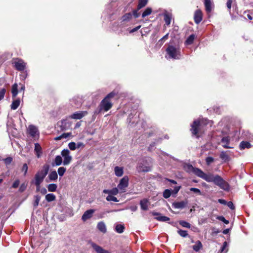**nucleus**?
Segmentation results:
<instances>
[{
	"instance_id": "obj_1",
	"label": "nucleus",
	"mask_w": 253,
	"mask_h": 253,
	"mask_svg": "<svg viewBox=\"0 0 253 253\" xmlns=\"http://www.w3.org/2000/svg\"><path fill=\"white\" fill-rule=\"evenodd\" d=\"M189 170L192 171L196 176L202 178L208 182H213L218 186L221 189L228 191L230 190L229 184L218 174H213L212 173H205L201 169L194 168L192 165H188Z\"/></svg>"
},
{
	"instance_id": "obj_2",
	"label": "nucleus",
	"mask_w": 253,
	"mask_h": 253,
	"mask_svg": "<svg viewBox=\"0 0 253 253\" xmlns=\"http://www.w3.org/2000/svg\"><path fill=\"white\" fill-rule=\"evenodd\" d=\"M116 93L112 91L109 93L100 102L99 104V111H96L95 113L97 114L102 111L107 112L112 107V103L111 102V98H112L115 95Z\"/></svg>"
},
{
	"instance_id": "obj_3",
	"label": "nucleus",
	"mask_w": 253,
	"mask_h": 253,
	"mask_svg": "<svg viewBox=\"0 0 253 253\" xmlns=\"http://www.w3.org/2000/svg\"><path fill=\"white\" fill-rule=\"evenodd\" d=\"M209 123V121L207 119H202L200 121H194L193 124L191 125V128L190 129L193 135H194L197 138H198V133L201 131L204 126L208 124Z\"/></svg>"
},
{
	"instance_id": "obj_4",
	"label": "nucleus",
	"mask_w": 253,
	"mask_h": 253,
	"mask_svg": "<svg viewBox=\"0 0 253 253\" xmlns=\"http://www.w3.org/2000/svg\"><path fill=\"white\" fill-rule=\"evenodd\" d=\"M168 58L179 59L181 57L180 49L172 45H169L166 49Z\"/></svg>"
},
{
	"instance_id": "obj_5",
	"label": "nucleus",
	"mask_w": 253,
	"mask_h": 253,
	"mask_svg": "<svg viewBox=\"0 0 253 253\" xmlns=\"http://www.w3.org/2000/svg\"><path fill=\"white\" fill-rule=\"evenodd\" d=\"M48 171V167L47 166H44L43 167V169L40 171H39L35 176V184L36 185H40L41 183L43 181L45 176L47 175Z\"/></svg>"
},
{
	"instance_id": "obj_6",
	"label": "nucleus",
	"mask_w": 253,
	"mask_h": 253,
	"mask_svg": "<svg viewBox=\"0 0 253 253\" xmlns=\"http://www.w3.org/2000/svg\"><path fill=\"white\" fill-rule=\"evenodd\" d=\"M128 178L127 176H125L120 181L118 185V188L121 193H124L126 192V188L128 186Z\"/></svg>"
},
{
	"instance_id": "obj_7",
	"label": "nucleus",
	"mask_w": 253,
	"mask_h": 253,
	"mask_svg": "<svg viewBox=\"0 0 253 253\" xmlns=\"http://www.w3.org/2000/svg\"><path fill=\"white\" fill-rule=\"evenodd\" d=\"M12 64L14 65L15 68L20 71L24 70L26 65L23 60L19 58L13 59Z\"/></svg>"
},
{
	"instance_id": "obj_8",
	"label": "nucleus",
	"mask_w": 253,
	"mask_h": 253,
	"mask_svg": "<svg viewBox=\"0 0 253 253\" xmlns=\"http://www.w3.org/2000/svg\"><path fill=\"white\" fill-rule=\"evenodd\" d=\"M61 155L64 158L63 165H68L71 162L72 158L70 155V151L68 149H64L61 152Z\"/></svg>"
},
{
	"instance_id": "obj_9",
	"label": "nucleus",
	"mask_w": 253,
	"mask_h": 253,
	"mask_svg": "<svg viewBox=\"0 0 253 253\" xmlns=\"http://www.w3.org/2000/svg\"><path fill=\"white\" fill-rule=\"evenodd\" d=\"M87 114V112L86 111H78L72 114L71 116H70L69 118L71 119L79 120L82 119Z\"/></svg>"
},
{
	"instance_id": "obj_10",
	"label": "nucleus",
	"mask_w": 253,
	"mask_h": 253,
	"mask_svg": "<svg viewBox=\"0 0 253 253\" xmlns=\"http://www.w3.org/2000/svg\"><path fill=\"white\" fill-rule=\"evenodd\" d=\"M95 210L93 209H90L86 211L82 216V220L83 221H85L90 219L92 216Z\"/></svg>"
},
{
	"instance_id": "obj_11",
	"label": "nucleus",
	"mask_w": 253,
	"mask_h": 253,
	"mask_svg": "<svg viewBox=\"0 0 253 253\" xmlns=\"http://www.w3.org/2000/svg\"><path fill=\"white\" fill-rule=\"evenodd\" d=\"M151 213L153 215L156 216L155 219L158 221H162V222H167V221L169 220V217L166 216L162 215V214H161L160 213L154 212V211H153Z\"/></svg>"
},
{
	"instance_id": "obj_12",
	"label": "nucleus",
	"mask_w": 253,
	"mask_h": 253,
	"mask_svg": "<svg viewBox=\"0 0 253 253\" xmlns=\"http://www.w3.org/2000/svg\"><path fill=\"white\" fill-rule=\"evenodd\" d=\"M188 203L187 201L175 202L172 204V207L174 209H182L184 208Z\"/></svg>"
},
{
	"instance_id": "obj_13",
	"label": "nucleus",
	"mask_w": 253,
	"mask_h": 253,
	"mask_svg": "<svg viewBox=\"0 0 253 253\" xmlns=\"http://www.w3.org/2000/svg\"><path fill=\"white\" fill-rule=\"evenodd\" d=\"M137 169L138 172H148L151 169L150 166L143 165L142 163H139L137 167Z\"/></svg>"
},
{
	"instance_id": "obj_14",
	"label": "nucleus",
	"mask_w": 253,
	"mask_h": 253,
	"mask_svg": "<svg viewBox=\"0 0 253 253\" xmlns=\"http://www.w3.org/2000/svg\"><path fill=\"white\" fill-rule=\"evenodd\" d=\"M91 246L97 253H110L108 251L103 249L101 247L95 243H91Z\"/></svg>"
},
{
	"instance_id": "obj_15",
	"label": "nucleus",
	"mask_w": 253,
	"mask_h": 253,
	"mask_svg": "<svg viewBox=\"0 0 253 253\" xmlns=\"http://www.w3.org/2000/svg\"><path fill=\"white\" fill-rule=\"evenodd\" d=\"M202 20V13L200 10H197L194 14V21L196 24L200 23Z\"/></svg>"
},
{
	"instance_id": "obj_16",
	"label": "nucleus",
	"mask_w": 253,
	"mask_h": 253,
	"mask_svg": "<svg viewBox=\"0 0 253 253\" xmlns=\"http://www.w3.org/2000/svg\"><path fill=\"white\" fill-rule=\"evenodd\" d=\"M140 205L142 210L147 211L148 209L149 205H150V202L148 200L144 199L140 201Z\"/></svg>"
},
{
	"instance_id": "obj_17",
	"label": "nucleus",
	"mask_w": 253,
	"mask_h": 253,
	"mask_svg": "<svg viewBox=\"0 0 253 253\" xmlns=\"http://www.w3.org/2000/svg\"><path fill=\"white\" fill-rule=\"evenodd\" d=\"M70 103L72 106L77 108L80 106L82 104L81 99L79 97H74L72 98V99L70 100Z\"/></svg>"
},
{
	"instance_id": "obj_18",
	"label": "nucleus",
	"mask_w": 253,
	"mask_h": 253,
	"mask_svg": "<svg viewBox=\"0 0 253 253\" xmlns=\"http://www.w3.org/2000/svg\"><path fill=\"white\" fill-rule=\"evenodd\" d=\"M221 142L222 143V146L224 148H232L233 147L229 146L230 142V138L229 136L224 137L221 139Z\"/></svg>"
},
{
	"instance_id": "obj_19",
	"label": "nucleus",
	"mask_w": 253,
	"mask_h": 253,
	"mask_svg": "<svg viewBox=\"0 0 253 253\" xmlns=\"http://www.w3.org/2000/svg\"><path fill=\"white\" fill-rule=\"evenodd\" d=\"M61 127L62 130H65L71 126V123L68 120H63L61 122Z\"/></svg>"
},
{
	"instance_id": "obj_20",
	"label": "nucleus",
	"mask_w": 253,
	"mask_h": 253,
	"mask_svg": "<svg viewBox=\"0 0 253 253\" xmlns=\"http://www.w3.org/2000/svg\"><path fill=\"white\" fill-rule=\"evenodd\" d=\"M34 151L37 157L40 158L42 154V151L41 146L38 143L35 144Z\"/></svg>"
},
{
	"instance_id": "obj_21",
	"label": "nucleus",
	"mask_w": 253,
	"mask_h": 253,
	"mask_svg": "<svg viewBox=\"0 0 253 253\" xmlns=\"http://www.w3.org/2000/svg\"><path fill=\"white\" fill-rule=\"evenodd\" d=\"M28 131L31 136L34 137L38 132V128L33 125H30L28 127Z\"/></svg>"
},
{
	"instance_id": "obj_22",
	"label": "nucleus",
	"mask_w": 253,
	"mask_h": 253,
	"mask_svg": "<svg viewBox=\"0 0 253 253\" xmlns=\"http://www.w3.org/2000/svg\"><path fill=\"white\" fill-rule=\"evenodd\" d=\"M62 163L63 164V161L62 157L60 155H58L55 157L54 161L52 163V166H60Z\"/></svg>"
},
{
	"instance_id": "obj_23",
	"label": "nucleus",
	"mask_w": 253,
	"mask_h": 253,
	"mask_svg": "<svg viewBox=\"0 0 253 253\" xmlns=\"http://www.w3.org/2000/svg\"><path fill=\"white\" fill-rule=\"evenodd\" d=\"M97 229L101 232L105 233L107 231L105 223L103 221L98 223L97 225Z\"/></svg>"
},
{
	"instance_id": "obj_24",
	"label": "nucleus",
	"mask_w": 253,
	"mask_h": 253,
	"mask_svg": "<svg viewBox=\"0 0 253 253\" xmlns=\"http://www.w3.org/2000/svg\"><path fill=\"white\" fill-rule=\"evenodd\" d=\"M114 171L115 175L118 177L122 176L124 173L123 168L118 166L115 167Z\"/></svg>"
},
{
	"instance_id": "obj_25",
	"label": "nucleus",
	"mask_w": 253,
	"mask_h": 253,
	"mask_svg": "<svg viewBox=\"0 0 253 253\" xmlns=\"http://www.w3.org/2000/svg\"><path fill=\"white\" fill-rule=\"evenodd\" d=\"M71 136H72L71 132L63 133L60 136L55 137L54 140L56 141H58V140H61L62 138H67Z\"/></svg>"
},
{
	"instance_id": "obj_26",
	"label": "nucleus",
	"mask_w": 253,
	"mask_h": 253,
	"mask_svg": "<svg viewBox=\"0 0 253 253\" xmlns=\"http://www.w3.org/2000/svg\"><path fill=\"white\" fill-rule=\"evenodd\" d=\"M164 21L165 22L167 26L169 25L171 22V16L169 13H165L164 15Z\"/></svg>"
},
{
	"instance_id": "obj_27",
	"label": "nucleus",
	"mask_w": 253,
	"mask_h": 253,
	"mask_svg": "<svg viewBox=\"0 0 253 253\" xmlns=\"http://www.w3.org/2000/svg\"><path fill=\"white\" fill-rule=\"evenodd\" d=\"M204 4L206 11L208 12H210L211 10V0H204Z\"/></svg>"
},
{
	"instance_id": "obj_28",
	"label": "nucleus",
	"mask_w": 253,
	"mask_h": 253,
	"mask_svg": "<svg viewBox=\"0 0 253 253\" xmlns=\"http://www.w3.org/2000/svg\"><path fill=\"white\" fill-rule=\"evenodd\" d=\"M251 147V144L247 141H242L240 144V148L241 150L245 148H250Z\"/></svg>"
},
{
	"instance_id": "obj_29",
	"label": "nucleus",
	"mask_w": 253,
	"mask_h": 253,
	"mask_svg": "<svg viewBox=\"0 0 253 253\" xmlns=\"http://www.w3.org/2000/svg\"><path fill=\"white\" fill-rule=\"evenodd\" d=\"M48 178L50 180H56L58 178V175L56 171H51L48 175Z\"/></svg>"
},
{
	"instance_id": "obj_30",
	"label": "nucleus",
	"mask_w": 253,
	"mask_h": 253,
	"mask_svg": "<svg viewBox=\"0 0 253 253\" xmlns=\"http://www.w3.org/2000/svg\"><path fill=\"white\" fill-rule=\"evenodd\" d=\"M20 101L19 99L13 101L11 105V109L16 110L20 105Z\"/></svg>"
},
{
	"instance_id": "obj_31",
	"label": "nucleus",
	"mask_w": 253,
	"mask_h": 253,
	"mask_svg": "<svg viewBox=\"0 0 253 253\" xmlns=\"http://www.w3.org/2000/svg\"><path fill=\"white\" fill-rule=\"evenodd\" d=\"M56 199V196L53 194H48L45 196V200L48 202H51L54 201Z\"/></svg>"
},
{
	"instance_id": "obj_32",
	"label": "nucleus",
	"mask_w": 253,
	"mask_h": 253,
	"mask_svg": "<svg viewBox=\"0 0 253 253\" xmlns=\"http://www.w3.org/2000/svg\"><path fill=\"white\" fill-rule=\"evenodd\" d=\"M17 87L18 86L16 84H14L12 86L11 92L13 97H15L18 94Z\"/></svg>"
},
{
	"instance_id": "obj_33",
	"label": "nucleus",
	"mask_w": 253,
	"mask_h": 253,
	"mask_svg": "<svg viewBox=\"0 0 253 253\" xmlns=\"http://www.w3.org/2000/svg\"><path fill=\"white\" fill-rule=\"evenodd\" d=\"M202 247V244L200 241H198L196 244L193 246V249L196 252H198Z\"/></svg>"
},
{
	"instance_id": "obj_34",
	"label": "nucleus",
	"mask_w": 253,
	"mask_h": 253,
	"mask_svg": "<svg viewBox=\"0 0 253 253\" xmlns=\"http://www.w3.org/2000/svg\"><path fill=\"white\" fill-rule=\"evenodd\" d=\"M125 227L122 224H117L115 227V230L118 233H122L124 232Z\"/></svg>"
},
{
	"instance_id": "obj_35",
	"label": "nucleus",
	"mask_w": 253,
	"mask_h": 253,
	"mask_svg": "<svg viewBox=\"0 0 253 253\" xmlns=\"http://www.w3.org/2000/svg\"><path fill=\"white\" fill-rule=\"evenodd\" d=\"M57 188V185L56 184H49L47 186V189L49 192H55Z\"/></svg>"
},
{
	"instance_id": "obj_36",
	"label": "nucleus",
	"mask_w": 253,
	"mask_h": 253,
	"mask_svg": "<svg viewBox=\"0 0 253 253\" xmlns=\"http://www.w3.org/2000/svg\"><path fill=\"white\" fill-rule=\"evenodd\" d=\"M194 38L195 36L194 35H191L186 40L185 43L188 45L192 44L194 40Z\"/></svg>"
},
{
	"instance_id": "obj_37",
	"label": "nucleus",
	"mask_w": 253,
	"mask_h": 253,
	"mask_svg": "<svg viewBox=\"0 0 253 253\" xmlns=\"http://www.w3.org/2000/svg\"><path fill=\"white\" fill-rule=\"evenodd\" d=\"M147 2L148 0H139L137 8L139 10L145 6L147 4Z\"/></svg>"
},
{
	"instance_id": "obj_38",
	"label": "nucleus",
	"mask_w": 253,
	"mask_h": 253,
	"mask_svg": "<svg viewBox=\"0 0 253 253\" xmlns=\"http://www.w3.org/2000/svg\"><path fill=\"white\" fill-rule=\"evenodd\" d=\"M35 201L33 203V206L35 208H37L41 200V197L39 195H36L34 196Z\"/></svg>"
},
{
	"instance_id": "obj_39",
	"label": "nucleus",
	"mask_w": 253,
	"mask_h": 253,
	"mask_svg": "<svg viewBox=\"0 0 253 253\" xmlns=\"http://www.w3.org/2000/svg\"><path fill=\"white\" fill-rule=\"evenodd\" d=\"M171 190H169V189H166L164 192H163V197L166 198V199H168L169 198V197H170V196H171Z\"/></svg>"
},
{
	"instance_id": "obj_40",
	"label": "nucleus",
	"mask_w": 253,
	"mask_h": 253,
	"mask_svg": "<svg viewBox=\"0 0 253 253\" xmlns=\"http://www.w3.org/2000/svg\"><path fill=\"white\" fill-rule=\"evenodd\" d=\"M151 12H152V9L150 7H147L145 10V11L143 12V13L142 14V17L144 18L147 16H148L150 14H151Z\"/></svg>"
},
{
	"instance_id": "obj_41",
	"label": "nucleus",
	"mask_w": 253,
	"mask_h": 253,
	"mask_svg": "<svg viewBox=\"0 0 253 253\" xmlns=\"http://www.w3.org/2000/svg\"><path fill=\"white\" fill-rule=\"evenodd\" d=\"M66 170V169L64 167L59 168L57 170L59 175L60 176H62L64 174Z\"/></svg>"
},
{
	"instance_id": "obj_42",
	"label": "nucleus",
	"mask_w": 253,
	"mask_h": 253,
	"mask_svg": "<svg viewBox=\"0 0 253 253\" xmlns=\"http://www.w3.org/2000/svg\"><path fill=\"white\" fill-rule=\"evenodd\" d=\"M106 200L107 201H113L115 202H118L119 201L117 199V198L114 196H113L112 195H108L106 197Z\"/></svg>"
},
{
	"instance_id": "obj_43",
	"label": "nucleus",
	"mask_w": 253,
	"mask_h": 253,
	"mask_svg": "<svg viewBox=\"0 0 253 253\" xmlns=\"http://www.w3.org/2000/svg\"><path fill=\"white\" fill-rule=\"evenodd\" d=\"M131 17L132 14L130 13H126L122 17V20L123 21L128 20L131 18Z\"/></svg>"
},
{
	"instance_id": "obj_44",
	"label": "nucleus",
	"mask_w": 253,
	"mask_h": 253,
	"mask_svg": "<svg viewBox=\"0 0 253 253\" xmlns=\"http://www.w3.org/2000/svg\"><path fill=\"white\" fill-rule=\"evenodd\" d=\"M179 224L182 227H186V228H190V227H191V225H190V223H189L188 222H186L185 221H184V220L180 221H179Z\"/></svg>"
},
{
	"instance_id": "obj_45",
	"label": "nucleus",
	"mask_w": 253,
	"mask_h": 253,
	"mask_svg": "<svg viewBox=\"0 0 253 253\" xmlns=\"http://www.w3.org/2000/svg\"><path fill=\"white\" fill-rule=\"evenodd\" d=\"M220 158L224 161H227L229 159V156L225 152H222L220 153Z\"/></svg>"
},
{
	"instance_id": "obj_46",
	"label": "nucleus",
	"mask_w": 253,
	"mask_h": 253,
	"mask_svg": "<svg viewBox=\"0 0 253 253\" xmlns=\"http://www.w3.org/2000/svg\"><path fill=\"white\" fill-rule=\"evenodd\" d=\"M177 232L179 234V235L182 237H186L188 236V233L185 230L180 229L178 230Z\"/></svg>"
},
{
	"instance_id": "obj_47",
	"label": "nucleus",
	"mask_w": 253,
	"mask_h": 253,
	"mask_svg": "<svg viewBox=\"0 0 253 253\" xmlns=\"http://www.w3.org/2000/svg\"><path fill=\"white\" fill-rule=\"evenodd\" d=\"M68 147L71 150L74 151L76 149V144L74 142H70L68 144Z\"/></svg>"
},
{
	"instance_id": "obj_48",
	"label": "nucleus",
	"mask_w": 253,
	"mask_h": 253,
	"mask_svg": "<svg viewBox=\"0 0 253 253\" xmlns=\"http://www.w3.org/2000/svg\"><path fill=\"white\" fill-rule=\"evenodd\" d=\"M217 219L222 221L226 224H228L229 223V221L228 220H226L225 217L223 216H218L216 218Z\"/></svg>"
},
{
	"instance_id": "obj_49",
	"label": "nucleus",
	"mask_w": 253,
	"mask_h": 253,
	"mask_svg": "<svg viewBox=\"0 0 253 253\" xmlns=\"http://www.w3.org/2000/svg\"><path fill=\"white\" fill-rule=\"evenodd\" d=\"M190 191H192L199 195H201V192L200 189L196 188H190Z\"/></svg>"
},
{
	"instance_id": "obj_50",
	"label": "nucleus",
	"mask_w": 253,
	"mask_h": 253,
	"mask_svg": "<svg viewBox=\"0 0 253 253\" xmlns=\"http://www.w3.org/2000/svg\"><path fill=\"white\" fill-rule=\"evenodd\" d=\"M12 158L10 157L3 159V161L4 162V163L5 164V165H9L12 162Z\"/></svg>"
},
{
	"instance_id": "obj_51",
	"label": "nucleus",
	"mask_w": 253,
	"mask_h": 253,
	"mask_svg": "<svg viewBox=\"0 0 253 253\" xmlns=\"http://www.w3.org/2000/svg\"><path fill=\"white\" fill-rule=\"evenodd\" d=\"M180 188H181L180 186H175L173 190H171V193L174 194H176L179 191Z\"/></svg>"
},
{
	"instance_id": "obj_52",
	"label": "nucleus",
	"mask_w": 253,
	"mask_h": 253,
	"mask_svg": "<svg viewBox=\"0 0 253 253\" xmlns=\"http://www.w3.org/2000/svg\"><path fill=\"white\" fill-rule=\"evenodd\" d=\"M26 187H27V184H25V183H22L20 187H19V191L20 192H22L23 191H24L26 189Z\"/></svg>"
},
{
	"instance_id": "obj_53",
	"label": "nucleus",
	"mask_w": 253,
	"mask_h": 253,
	"mask_svg": "<svg viewBox=\"0 0 253 253\" xmlns=\"http://www.w3.org/2000/svg\"><path fill=\"white\" fill-rule=\"evenodd\" d=\"M119 189L118 188H114L111 189V195H116L119 193Z\"/></svg>"
},
{
	"instance_id": "obj_54",
	"label": "nucleus",
	"mask_w": 253,
	"mask_h": 253,
	"mask_svg": "<svg viewBox=\"0 0 253 253\" xmlns=\"http://www.w3.org/2000/svg\"><path fill=\"white\" fill-rule=\"evenodd\" d=\"M214 161V159L212 157H208L206 159V162L207 165H209L211 163H212Z\"/></svg>"
},
{
	"instance_id": "obj_55",
	"label": "nucleus",
	"mask_w": 253,
	"mask_h": 253,
	"mask_svg": "<svg viewBox=\"0 0 253 253\" xmlns=\"http://www.w3.org/2000/svg\"><path fill=\"white\" fill-rule=\"evenodd\" d=\"M28 170V166L26 164H24L23 165L22 168V171L24 172V175H25L27 172Z\"/></svg>"
},
{
	"instance_id": "obj_56",
	"label": "nucleus",
	"mask_w": 253,
	"mask_h": 253,
	"mask_svg": "<svg viewBox=\"0 0 253 253\" xmlns=\"http://www.w3.org/2000/svg\"><path fill=\"white\" fill-rule=\"evenodd\" d=\"M5 89L2 88L0 90V101L2 99L5 93Z\"/></svg>"
},
{
	"instance_id": "obj_57",
	"label": "nucleus",
	"mask_w": 253,
	"mask_h": 253,
	"mask_svg": "<svg viewBox=\"0 0 253 253\" xmlns=\"http://www.w3.org/2000/svg\"><path fill=\"white\" fill-rule=\"evenodd\" d=\"M19 180L18 179L16 180L12 184V187L13 188H16L19 185Z\"/></svg>"
},
{
	"instance_id": "obj_58",
	"label": "nucleus",
	"mask_w": 253,
	"mask_h": 253,
	"mask_svg": "<svg viewBox=\"0 0 253 253\" xmlns=\"http://www.w3.org/2000/svg\"><path fill=\"white\" fill-rule=\"evenodd\" d=\"M232 3V0H227L226 5H227V7L228 8L229 11H230V9L231 8Z\"/></svg>"
},
{
	"instance_id": "obj_59",
	"label": "nucleus",
	"mask_w": 253,
	"mask_h": 253,
	"mask_svg": "<svg viewBox=\"0 0 253 253\" xmlns=\"http://www.w3.org/2000/svg\"><path fill=\"white\" fill-rule=\"evenodd\" d=\"M228 207L231 210L235 209V206L232 202H229L227 203Z\"/></svg>"
},
{
	"instance_id": "obj_60",
	"label": "nucleus",
	"mask_w": 253,
	"mask_h": 253,
	"mask_svg": "<svg viewBox=\"0 0 253 253\" xmlns=\"http://www.w3.org/2000/svg\"><path fill=\"white\" fill-rule=\"evenodd\" d=\"M227 243L225 241L220 249L221 252H224L225 250V249L227 247Z\"/></svg>"
},
{
	"instance_id": "obj_61",
	"label": "nucleus",
	"mask_w": 253,
	"mask_h": 253,
	"mask_svg": "<svg viewBox=\"0 0 253 253\" xmlns=\"http://www.w3.org/2000/svg\"><path fill=\"white\" fill-rule=\"evenodd\" d=\"M40 192L42 195H45L47 193V190L45 188L43 187L41 189Z\"/></svg>"
},
{
	"instance_id": "obj_62",
	"label": "nucleus",
	"mask_w": 253,
	"mask_h": 253,
	"mask_svg": "<svg viewBox=\"0 0 253 253\" xmlns=\"http://www.w3.org/2000/svg\"><path fill=\"white\" fill-rule=\"evenodd\" d=\"M218 202L220 204H223V205H226L227 204L226 201L223 199H218Z\"/></svg>"
},
{
	"instance_id": "obj_63",
	"label": "nucleus",
	"mask_w": 253,
	"mask_h": 253,
	"mask_svg": "<svg viewBox=\"0 0 253 253\" xmlns=\"http://www.w3.org/2000/svg\"><path fill=\"white\" fill-rule=\"evenodd\" d=\"M84 144L82 142H78L77 144H76L77 148H79L81 147H84Z\"/></svg>"
},
{
	"instance_id": "obj_64",
	"label": "nucleus",
	"mask_w": 253,
	"mask_h": 253,
	"mask_svg": "<svg viewBox=\"0 0 253 253\" xmlns=\"http://www.w3.org/2000/svg\"><path fill=\"white\" fill-rule=\"evenodd\" d=\"M140 28V26H138L133 29H132L130 31V33H133L136 31H137L139 28Z\"/></svg>"
}]
</instances>
